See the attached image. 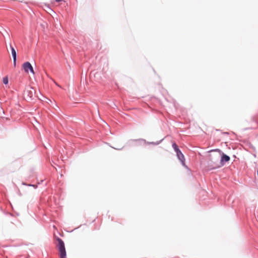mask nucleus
<instances>
[{
	"label": "nucleus",
	"mask_w": 258,
	"mask_h": 258,
	"mask_svg": "<svg viewBox=\"0 0 258 258\" xmlns=\"http://www.w3.org/2000/svg\"><path fill=\"white\" fill-rule=\"evenodd\" d=\"M172 146L174 150L178 147L175 143H173L172 145Z\"/></svg>",
	"instance_id": "nucleus-8"
},
{
	"label": "nucleus",
	"mask_w": 258,
	"mask_h": 258,
	"mask_svg": "<svg viewBox=\"0 0 258 258\" xmlns=\"http://www.w3.org/2000/svg\"><path fill=\"white\" fill-rule=\"evenodd\" d=\"M3 83L5 84V85H7L8 84V82H9V80H8V78L7 77H4L3 78Z\"/></svg>",
	"instance_id": "nucleus-7"
},
{
	"label": "nucleus",
	"mask_w": 258,
	"mask_h": 258,
	"mask_svg": "<svg viewBox=\"0 0 258 258\" xmlns=\"http://www.w3.org/2000/svg\"><path fill=\"white\" fill-rule=\"evenodd\" d=\"M176 153H179L181 151L179 150V148L175 149L174 150Z\"/></svg>",
	"instance_id": "nucleus-9"
},
{
	"label": "nucleus",
	"mask_w": 258,
	"mask_h": 258,
	"mask_svg": "<svg viewBox=\"0 0 258 258\" xmlns=\"http://www.w3.org/2000/svg\"><path fill=\"white\" fill-rule=\"evenodd\" d=\"M29 185H30V186H34V187H36V186H35V185H34L30 184Z\"/></svg>",
	"instance_id": "nucleus-11"
},
{
	"label": "nucleus",
	"mask_w": 258,
	"mask_h": 258,
	"mask_svg": "<svg viewBox=\"0 0 258 258\" xmlns=\"http://www.w3.org/2000/svg\"><path fill=\"white\" fill-rule=\"evenodd\" d=\"M16 60H17V58L15 59V58H13V64H14V66L15 67L16 66Z\"/></svg>",
	"instance_id": "nucleus-10"
},
{
	"label": "nucleus",
	"mask_w": 258,
	"mask_h": 258,
	"mask_svg": "<svg viewBox=\"0 0 258 258\" xmlns=\"http://www.w3.org/2000/svg\"><path fill=\"white\" fill-rule=\"evenodd\" d=\"M25 93H27L30 98H31L33 94V88H30V90H27Z\"/></svg>",
	"instance_id": "nucleus-6"
},
{
	"label": "nucleus",
	"mask_w": 258,
	"mask_h": 258,
	"mask_svg": "<svg viewBox=\"0 0 258 258\" xmlns=\"http://www.w3.org/2000/svg\"><path fill=\"white\" fill-rule=\"evenodd\" d=\"M23 68L26 73H28L29 71H30L32 74H34L33 67L29 62L27 61L24 63L23 64Z\"/></svg>",
	"instance_id": "nucleus-3"
},
{
	"label": "nucleus",
	"mask_w": 258,
	"mask_h": 258,
	"mask_svg": "<svg viewBox=\"0 0 258 258\" xmlns=\"http://www.w3.org/2000/svg\"><path fill=\"white\" fill-rule=\"evenodd\" d=\"M10 47L12 51V55L13 58H17V53L14 48L11 45Z\"/></svg>",
	"instance_id": "nucleus-5"
},
{
	"label": "nucleus",
	"mask_w": 258,
	"mask_h": 258,
	"mask_svg": "<svg viewBox=\"0 0 258 258\" xmlns=\"http://www.w3.org/2000/svg\"><path fill=\"white\" fill-rule=\"evenodd\" d=\"M230 157L228 155L223 154L221 156L220 164V165L215 167L217 168L224 165L225 162H228L230 160Z\"/></svg>",
	"instance_id": "nucleus-2"
},
{
	"label": "nucleus",
	"mask_w": 258,
	"mask_h": 258,
	"mask_svg": "<svg viewBox=\"0 0 258 258\" xmlns=\"http://www.w3.org/2000/svg\"><path fill=\"white\" fill-rule=\"evenodd\" d=\"M58 243L56 246L59 250L60 258H66V252L63 241L60 238H57Z\"/></svg>",
	"instance_id": "nucleus-1"
},
{
	"label": "nucleus",
	"mask_w": 258,
	"mask_h": 258,
	"mask_svg": "<svg viewBox=\"0 0 258 258\" xmlns=\"http://www.w3.org/2000/svg\"><path fill=\"white\" fill-rule=\"evenodd\" d=\"M176 156H177L178 159H179V160L181 162V164L183 166L186 167V166L185 165V158H184L183 154L182 153V152L180 151L179 153H176Z\"/></svg>",
	"instance_id": "nucleus-4"
}]
</instances>
